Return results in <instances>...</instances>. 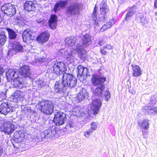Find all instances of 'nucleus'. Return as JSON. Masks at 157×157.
<instances>
[{
    "label": "nucleus",
    "instance_id": "49",
    "mask_svg": "<svg viewBox=\"0 0 157 157\" xmlns=\"http://www.w3.org/2000/svg\"><path fill=\"white\" fill-rule=\"evenodd\" d=\"M36 21L38 23H40L43 21V20L40 18H37L36 20Z\"/></svg>",
    "mask_w": 157,
    "mask_h": 157
},
{
    "label": "nucleus",
    "instance_id": "51",
    "mask_svg": "<svg viewBox=\"0 0 157 157\" xmlns=\"http://www.w3.org/2000/svg\"><path fill=\"white\" fill-rule=\"evenodd\" d=\"M154 7L155 8H157V0H155L154 1Z\"/></svg>",
    "mask_w": 157,
    "mask_h": 157
},
{
    "label": "nucleus",
    "instance_id": "37",
    "mask_svg": "<svg viewBox=\"0 0 157 157\" xmlns=\"http://www.w3.org/2000/svg\"><path fill=\"white\" fill-rule=\"evenodd\" d=\"M9 34V37L10 39H14L17 36L16 33L10 29L8 28L6 29Z\"/></svg>",
    "mask_w": 157,
    "mask_h": 157
},
{
    "label": "nucleus",
    "instance_id": "26",
    "mask_svg": "<svg viewBox=\"0 0 157 157\" xmlns=\"http://www.w3.org/2000/svg\"><path fill=\"white\" fill-rule=\"evenodd\" d=\"M24 136V134L22 130L17 131L14 133L13 137L14 140L17 141L21 142L23 140V138Z\"/></svg>",
    "mask_w": 157,
    "mask_h": 157
},
{
    "label": "nucleus",
    "instance_id": "16",
    "mask_svg": "<svg viewBox=\"0 0 157 157\" xmlns=\"http://www.w3.org/2000/svg\"><path fill=\"white\" fill-rule=\"evenodd\" d=\"M50 36L49 32H44L40 34L37 38V40L39 43H42L47 42Z\"/></svg>",
    "mask_w": 157,
    "mask_h": 157
},
{
    "label": "nucleus",
    "instance_id": "28",
    "mask_svg": "<svg viewBox=\"0 0 157 157\" xmlns=\"http://www.w3.org/2000/svg\"><path fill=\"white\" fill-rule=\"evenodd\" d=\"M133 72L132 75L133 76L136 77L140 76L142 74V71L140 67L137 65H132Z\"/></svg>",
    "mask_w": 157,
    "mask_h": 157
},
{
    "label": "nucleus",
    "instance_id": "35",
    "mask_svg": "<svg viewBox=\"0 0 157 157\" xmlns=\"http://www.w3.org/2000/svg\"><path fill=\"white\" fill-rule=\"evenodd\" d=\"M136 6L135 5H134L131 7L129 10L128 13L126 15L125 19L127 20L128 18L132 16L133 15L134 12L136 11Z\"/></svg>",
    "mask_w": 157,
    "mask_h": 157
},
{
    "label": "nucleus",
    "instance_id": "30",
    "mask_svg": "<svg viewBox=\"0 0 157 157\" xmlns=\"http://www.w3.org/2000/svg\"><path fill=\"white\" fill-rule=\"evenodd\" d=\"M12 48L15 53L22 51L23 47L17 42H14L12 44Z\"/></svg>",
    "mask_w": 157,
    "mask_h": 157
},
{
    "label": "nucleus",
    "instance_id": "27",
    "mask_svg": "<svg viewBox=\"0 0 157 157\" xmlns=\"http://www.w3.org/2000/svg\"><path fill=\"white\" fill-rule=\"evenodd\" d=\"M149 120L144 119L138 122L139 126L142 129L147 130L149 128Z\"/></svg>",
    "mask_w": 157,
    "mask_h": 157
},
{
    "label": "nucleus",
    "instance_id": "46",
    "mask_svg": "<svg viewBox=\"0 0 157 157\" xmlns=\"http://www.w3.org/2000/svg\"><path fill=\"white\" fill-rule=\"evenodd\" d=\"M105 49H104V47H103L102 48L100 49V51L102 54L106 55L107 53Z\"/></svg>",
    "mask_w": 157,
    "mask_h": 157
},
{
    "label": "nucleus",
    "instance_id": "22",
    "mask_svg": "<svg viewBox=\"0 0 157 157\" xmlns=\"http://www.w3.org/2000/svg\"><path fill=\"white\" fill-rule=\"evenodd\" d=\"M16 75L18 76V74L14 69H9L6 73V76L7 80L11 82H12V80L14 78L16 77Z\"/></svg>",
    "mask_w": 157,
    "mask_h": 157
},
{
    "label": "nucleus",
    "instance_id": "14",
    "mask_svg": "<svg viewBox=\"0 0 157 157\" xmlns=\"http://www.w3.org/2000/svg\"><path fill=\"white\" fill-rule=\"evenodd\" d=\"M61 77V81L56 82L55 85L54 89L57 92H64L67 88L66 86L64 85V80H63V78L62 75Z\"/></svg>",
    "mask_w": 157,
    "mask_h": 157
},
{
    "label": "nucleus",
    "instance_id": "6",
    "mask_svg": "<svg viewBox=\"0 0 157 157\" xmlns=\"http://www.w3.org/2000/svg\"><path fill=\"white\" fill-rule=\"evenodd\" d=\"M1 10L5 14L10 17L14 15L16 12L15 6L9 3L5 4L2 6Z\"/></svg>",
    "mask_w": 157,
    "mask_h": 157
},
{
    "label": "nucleus",
    "instance_id": "50",
    "mask_svg": "<svg viewBox=\"0 0 157 157\" xmlns=\"http://www.w3.org/2000/svg\"><path fill=\"white\" fill-rule=\"evenodd\" d=\"M4 72V71L3 69L0 67V75H2Z\"/></svg>",
    "mask_w": 157,
    "mask_h": 157
},
{
    "label": "nucleus",
    "instance_id": "8",
    "mask_svg": "<svg viewBox=\"0 0 157 157\" xmlns=\"http://www.w3.org/2000/svg\"><path fill=\"white\" fill-rule=\"evenodd\" d=\"M97 10L96 7L94 9V11L92 13V17L94 22V24L95 25H99L100 22H105L107 20V17H106V16L104 15H99V18L98 19H97Z\"/></svg>",
    "mask_w": 157,
    "mask_h": 157
},
{
    "label": "nucleus",
    "instance_id": "4",
    "mask_svg": "<svg viewBox=\"0 0 157 157\" xmlns=\"http://www.w3.org/2000/svg\"><path fill=\"white\" fill-rule=\"evenodd\" d=\"M64 80V85L66 87L74 88L77 84V80L72 75L64 73L62 75Z\"/></svg>",
    "mask_w": 157,
    "mask_h": 157
},
{
    "label": "nucleus",
    "instance_id": "18",
    "mask_svg": "<svg viewBox=\"0 0 157 157\" xmlns=\"http://www.w3.org/2000/svg\"><path fill=\"white\" fill-rule=\"evenodd\" d=\"M78 71L77 76L78 77H81L83 76L84 77H86L88 75L87 74V69L86 68L84 67L82 65L78 66L77 68Z\"/></svg>",
    "mask_w": 157,
    "mask_h": 157
},
{
    "label": "nucleus",
    "instance_id": "45",
    "mask_svg": "<svg viewBox=\"0 0 157 157\" xmlns=\"http://www.w3.org/2000/svg\"><path fill=\"white\" fill-rule=\"evenodd\" d=\"M104 49H111L113 48V47L110 44H107L103 47Z\"/></svg>",
    "mask_w": 157,
    "mask_h": 157
},
{
    "label": "nucleus",
    "instance_id": "21",
    "mask_svg": "<svg viewBox=\"0 0 157 157\" xmlns=\"http://www.w3.org/2000/svg\"><path fill=\"white\" fill-rule=\"evenodd\" d=\"M12 110V108L6 103L3 102L0 105V112L1 114L6 115Z\"/></svg>",
    "mask_w": 157,
    "mask_h": 157
},
{
    "label": "nucleus",
    "instance_id": "11",
    "mask_svg": "<svg viewBox=\"0 0 157 157\" xmlns=\"http://www.w3.org/2000/svg\"><path fill=\"white\" fill-rule=\"evenodd\" d=\"M57 131H56L54 129H49L45 130L44 132L41 133V139L49 137L53 139L54 137L57 136Z\"/></svg>",
    "mask_w": 157,
    "mask_h": 157
},
{
    "label": "nucleus",
    "instance_id": "39",
    "mask_svg": "<svg viewBox=\"0 0 157 157\" xmlns=\"http://www.w3.org/2000/svg\"><path fill=\"white\" fill-rule=\"evenodd\" d=\"M6 36L4 33H3L0 35V44L3 45L5 43L6 40Z\"/></svg>",
    "mask_w": 157,
    "mask_h": 157
},
{
    "label": "nucleus",
    "instance_id": "38",
    "mask_svg": "<svg viewBox=\"0 0 157 157\" xmlns=\"http://www.w3.org/2000/svg\"><path fill=\"white\" fill-rule=\"evenodd\" d=\"M100 10L103 12V10L105 9V10H109L107 4L104 2H102L99 5Z\"/></svg>",
    "mask_w": 157,
    "mask_h": 157
},
{
    "label": "nucleus",
    "instance_id": "32",
    "mask_svg": "<svg viewBox=\"0 0 157 157\" xmlns=\"http://www.w3.org/2000/svg\"><path fill=\"white\" fill-rule=\"evenodd\" d=\"M77 40V39L75 37H70L66 38L65 41L67 45L72 46L75 44Z\"/></svg>",
    "mask_w": 157,
    "mask_h": 157
},
{
    "label": "nucleus",
    "instance_id": "12",
    "mask_svg": "<svg viewBox=\"0 0 157 157\" xmlns=\"http://www.w3.org/2000/svg\"><path fill=\"white\" fill-rule=\"evenodd\" d=\"M15 129V126L12 122L10 121H6L4 123L2 131L6 134L10 135Z\"/></svg>",
    "mask_w": 157,
    "mask_h": 157
},
{
    "label": "nucleus",
    "instance_id": "23",
    "mask_svg": "<svg viewBox=\"0 0 157 157\" xmlns=\"http://www.w3.org/2000/svg\"><path fill=\"white\" fill-rule=\"evenodd\" d=\"M67 1H59L55 4L53 8V10L56 12L57 11L61 9L64 8L67 3Z\"/></svg>",
    "mask_w": 157,
    "mask_h": 157
},
{
    "label": "nucleus",
    "instance_id": "5",
    "mask_svg": "<svg viewBox=\"0 0 157 157\" xmlns=\"http://www.w3.org/2000/svg\"><path fill=\"white\" fill-rule=\"evenodd\" d=\"M39 105L40 106L41 112L47 115L51 114L53 111L54 105L51 101H44L40 102Z\"/></svg>",
    "mask_w": 157,
    "mask_h": 157
},
{
    "label": "nucleus",
    "instance_id": "44",
    "mask_svg": "<svg viewBox=\"0 0 157 157\" xmlns=\"http://www.w3.org/2000/svg\"><path fill=\"white\" fill-rule=\"evenodd\" d=\"M45 60V59L44 58H36L35 57V62H43Z\"/></svg>",
    "mask_w": 157,
    "mask_h": 157
},
{
    "label": "nucleus",
    "instance_id": "52",
    "mask_svg": "<svg viewBox=\"0 0 157 157\" xmlns=\"http://www.w3.org/2000/svg\"><path fill=\"white\" fill-rule=\"evenodd\" d=\"M2 151L0 149V156L2 154Z\"/></svg>",
    "mask_w": 157,
    "mask_h": 157
},
{
    "label": "nucleus",
    "instance_id": "41",
    "mask_svg": "<svg viewBox=\"0 0 157 157\" xmlns=\"http://www.w3.org/2000/svg\"><path fill=\"white\" fill-rule=\"evenodd\" d=\"M93 132L92 130H91L90 129H89L84 132V135L86 138H88Z\"/></svg>",
    "mask_w": 157,
    "mask_h": 157
},
{
    "label": "nucleus",
    "instance_id": "53",
    "mask_svg": "<svg viewBox=\"0 0 157 157\" xmlns=\"http://www.w3.org/2000/svg\"><path fill=\"white\" fill-rule=\"evenodd\" d=\"M1 14H0V23L1 22Z\"/></svg>",
    "mask_w": 157,
    "mask_h": 157
},
{
    "label": "nucleus",
    "instance_id": "48",
    "mask_svg": "<svg viewBox=\"0 0 157 157\" xmlns=\"http://www.w3.org/2000/svg\"><path fill=\"white\" fill-rule=\"evenodd\" d=\"M109 11V10L106 11V10L105 11V9H104L103 10V12H102L100 10V12L102 15H104L107 13Z\"/></svg>",
    "mask_w": 157,
    "mask_h": 157
},
{
    "label": "nucleus",
    "instance_id": "55",
    "mask_svg": "<svg viewBox=\"0 0 157 157\" xmlns=\"http://www.w3.org/2000/svg\"><path fill=\"white\" fill-rule=\"evenodd\" d=\"M1 34H0V35H1Z\"/></svg>",
    "mask_w": 157,
    "mask_h": 157
},
{
    "label": "nucleus",
    "instance_id": "13",
    "mask_svg": "<svg viewBox=\"0 0 157 157\" xmlns=\"http://www.w3.org/2000/svg\"><path fill=\"white\" fill-rule=\"evenodd\" d=\"M76 91L77 90H80L76 97V99L78 102H80L83 101L85 98H88V94L85 89H83L80 86H78L76 89Z\"/></svg>",
    "mask_w": 157,
    "mask_h": 157
},
{
    "label": "nucleus",
    "instance_id": "20",
    "mask_svg": "<svg viewBox=\"0 0 157 157\" xmlns=\"http://www.w3.org/2000/svg\"><path fill=\"white\" fill-rule=\"evenodd\" d=\"M48 25L52 29H54L57 25V20L56 16L52 15L48 21Z\"/></svg>",
    "mask_w": 157,
    "mask_h": 157
},
{
    "label": "nucleus",
    "instance_id": "10",
    "mask_svg": "<svg viewBox=\"0 0 157 157\" xmlns=\"http://www.w3.org/2000/svg\"><path fill=\"white\" fill-rule=\"evenodd\" d=\"M92 106L91 109L93 112V114H97L100 109L102 105V102L98 98H95L93 99L91 102Z\"/></svg>",
    "mask_w": 157,
    "mask_h": 157
},
{
    "label": "nucleus",
    "instance_id": "1",
    "mask_svg": "<svg viewBox=\"0 0 157 157\" xmlns=\"http://www.w3.org/2000/svg\"><path fill=\"white\" fill-rule=\"evenodd\" d=\"M106 80L105 77H100L96 74L93 75L91 78V82L94 86H97V88L92 90L94 96H101L105 88L104 82Z\"/></svg>",
    "mask_w": 157,
    "mask_h": 157
},
{
    "label": "nucleus",
    "instance_id": "24",
    "mask_svg": "<svg viewBox=\"0 0 157 157\" xmlns=\"http://www.w3.org/2000/svg\"><path fill=\"white\" fill-rule=\"evenodd\" d=\"M36 4L32 1H27L25 2L24 8L25 9L28 11L34 10L36 8Z\"/></svg>",
    "mask_w": 157,
    "mask_h": 157
},
{
    "label": "nucleus",
    "instance_id": "2",
    "mask_svg": "<svg viewBox=\"0 0 157 157\" xmlns=\"http://www.w3.org/2000/svg\"><path fill=\"white\" fill-rule=\"evenodd\" d=\"M92 37L89 34H86L83 36L82 38V46L81 44H78L76 48V51L78 53V56L80 58L85 57V54L86 52L84 49V47H87L92 43Z\"/></svg>",
    "mask_w": 157,
    "mask_h": 157
},
{
    "label": "nucleus",
    "instance_id": "34",
    "mask_svg": "<svg viewBox=\"0 0 157 157\" xmlns=\"http://www.w3.org/2000/svg\"><path fill=\"white\" fill-rule=\"evenodd\" d=\"M144 109L149 114H157V108L151 106H145Z\"/></svg>",
    "mask_w": 157,
    "mask_h": 157
},
{
    "label": "nucleus",
    "instance_id": "40",
    "mask_svg": "<svg viewBox=\"0 0 157 157\" xmlns=\"http://www.w3.org/2000/svg\"><path fill=\"white\" fill-rule=\"evenodd\" d=\"M104 97L105 100L108 101V100L110 98V94L108 90H106L105 93Z\"/></svg>",
    "mask_w": 157,
    "mask_h": 157
},
{
    "label": "nucleus",
    "instance_id": "29",
    "mask_svg": "<svg viewBox=\"0 0 157 157\" xmlns=\"http://www.w3.org/2000/svg\"><path fill=\"white\" fill-rule=\"evenodd\" d=\"M12 96L13 99L18 101L21 100L24 98V92L20 90H17L15 91Z\"/></svg>",
    "mask_w": 157,
    "mask_h": 157
},
{
    "label": "nucleus",
    "instance_id": "7",
    "mask_svg": "<svg viewBox=\"0 0 157 157\" xmlns=\"http://www.w3.org/2000/svg\"><path fill=\"white\" fill-rule=\"evenodd\" d=\"M53 72L57 75H59L61 77L65 73L66 68L65 67L64 64L61 62H56L53 66Z\"/></svg>",
    "mask_w": 157,
    "mask_h": 157
},
{
    "label": "nucleus",
    "instance_id": "3",
    "mask_svg": "<svg viewBox=\"0 0 157 157\" xmlns=\"http://www.w3.org/2000/svg\"><path fill=\"white\" fill-rule=\"evenodd\" d=\"M82 8V5L77 2H72L67 6L65 11L67 15L69 17L79 14L81 9Z\"/></svg>",
    "mask_w": 157,
    "mask_h": 157
},
{
    "label": "nucleus",
    "instance_id": "19",
    "mask_svg": "<svg viewBox=\"0 0 157 157\" xmlns=\"http://www.w3.org/2000/svg\"><path fill=\"white\" fill-rule=\"evenodd\" d=\"M20 69V74L21 75L24 77H29L31 75L30 69L28 66L23 65Z\"/></svg>",
    "mask_w": 157,
    "mask_h": 157
},
{
    "label": "nucleus",
    "instance_id": "43",
    "mask_svg": "<svg viewBox=\"0 0 157 157\" xmlns=\"http://www.w3.org/2000/svg\"><path fill=\"white\" fill-rule=\"evenodd\" d=\"M140 22L142 23L143 24H145L147 23V21L143 15L140 16Z\"/></svg>",
    "mask_w": 157,
    "mask_h": 157
},
{
    "label": "nucleus",
    "instance_id": "42",
    "mask_svg": "<svg viewBox=\"0 0 157 157\" xmlns=\"http://www.w3.org/2000/svg\"><path fill=\"white\" fill-rule=\"evenodd\" d=\"M91 127L90 128V130L93 131L95 130L97 128V124L95 122H92L91 124Z\"/></svg>",
    "mask_w": 157,
    "mask_h": 157
},
{
    "label": "nucleus",
    "instance_id": "25",
    "mask_svg": "<svg viewBox=\"0 0 157 157\" xmlns=\"http://www.w3.org/2000/svg\"><path fill=\"white\" fill-rule=\"evenodd\" d=\"M21 79L18 75H16V77L14 78L12 80L13 81L12 84L15 87H17L21 89L24 86L23 83L21 81Z\"/></svg>",
    "mask_w": 157,
    "mask_h": 157
},
{
    "label": "nucleus",
    "instance_id": "47",
    "mask_svg": "<svg viewBox=\"0 0 157 157\" xmlns=\"http://www.w3.org/2000/svg\"><path fill=\"white\" fill-rule=\"evenodd\" d=\"M105 43V41L103 39L100 40L99 42V44L100 46H102Z\"/></svg>",
    "mask_w": 157,
    "mask_h": 157
},
{
    "label": "nucleus",
    "instance_id": "15",
    "mask_svg": "<svg viewBox=\"0 0 157 157\" xmlns=\"http://www.w3.org/2000/svg\"><path fill=\"white\" fill-rule=\"evenodd\" d=\"M60 52L67 59V60L70 61V62L73 61L74 56L71 49L65 50L62 49L60 50Z\"/></svg>",
    "mask_w": 157,
    "mask_h": 157
},
{
    "label": "nucleus",
    "instance_id": "33",
    "mask_svg": "<svg viewBox=\"0 0 157 157\" xmlns=\"http://www.w3.org/2000/svg\"><path fill=\"white\" fill-rule=\"evenodd\" d=\"M115 23V21L114 20L113 18L112 20H110L109 22L107 23L106 24L102 26L100 29V31L104 32L108 29L110 28Z\"/></svg>",
    "mask_w": 157,
    "mask_h": 157
},
{
    "label": "nucleus",
    "instance_id": "36",
    "mask_svg": "<svg viewBox=\"0 0 157 157\" xmlns=\"http://www.w3.org/2000/svg\"><path fill=\"white\" fill-rule=\"evenodd\" d=\"M36 86L38 89L44 87L46 85V82L42 79H39L35 81Z\"/></svg>",
    "mask_w": 157,
    "mask_h": 157
},
{
    "label": "nucleus",
    "instance_id": "9",
    "mask_svg": "<svg viewBox=\"0 0 157 157\" xmlns=\"http://www.w3.org/2000/svg\"><path fill=\"white\" fill-rule=\"evenodd\" d=\"M66 118L65 113L62 112H58L55 115L54 121L56 125L59 126L64 123Z\"/></svg>",
    "mask_w": 157,
    "mask_h": 157
},
{
    "label": "nucleus",
    "instance_id": "17",
    "mask_svg": "<svg viewBox=\"0 0 157 157\" xmlns=\"http://www.w3.org/2000/svg\"><path fill=\"white\" fill-rule=\"evenodd\" d=\"M22 36L24 42L33 40L34 38L33 36L32 35V32L29 29H27L23 32Z\"/></svg>",
    "mask_w": 157,
    "mask_h": 157
},
{
    "label": "nucleus",
    "instance_id": "31",
    "mask_svg": "<svg viewBox=\"0 0 157 157\" xmlns=\"http://www.w3.org/2000/svg\"><path fill=\"white\" fill-rule=\"evenodd\" d=\"M75 126L74 122L69 121L67 123L65 129L67 132H70L74 131L75 128Z\"/></svg>",
    "mask_w": 157,
    "mask_h": 157
},
{
    "label": "nucleus",
    "instance_id": "54",
    "mask_svg": "<svg viewBox=\"0 0 157 157\" xmlns=\"http://www.w3.org/2000/svg\"><path fill=\"white\" fill-rule=\"evenodd\" d=\"M155 15H156L157 16V12H156L155 13Z\"/></svg>",
    "mask_w": 157,
    "mask_h": 157
}]
</instances>
